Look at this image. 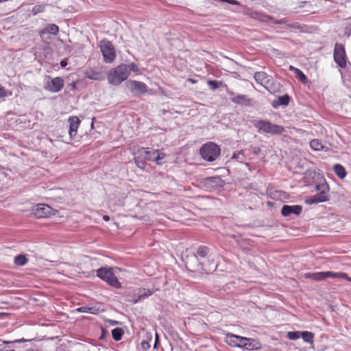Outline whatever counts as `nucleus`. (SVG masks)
<instances>
[{
  "mask_svg": "<svg viewBox=\"0 0 351 351\" xmlns=\"http://www.w3.org/2000/svg\"><path fill=\"white\" fill-rule=\"evenodd\" d=\"M129 76V69L125 64H121L111 69L108 73L107 78L109 84L118 86L127 80Z\"/></svg>",
  "mask_w": 351,
  "mask_h": 351,
  "instance_id": "obj_1",
  "label": "nucleus"
},
{
  "mask_svg": "<svg viewBox=\"0 0 351 351\" xmlns=\"http://www.w3.org/2000/svg\"><path fill=\"white\" fill-rule=\"evenodd\" d=\"M252 123L259 132L277 135L282 134L285 130L282 126L274 124L267 120H254Z\"/></svg>",
  "mask_w": 351,
  "mask_h": 351,
  "instance_id": "obj_2",
  "label": "nucleus"
},
{
  "mask_svg": "<svg viewBox=\"0 0 351 351\" xmlns=\"http://www.w3.org/2000/svg\"><path fill=\"white\" fill-rule=\"evenodd\" d=\"M199 152L203 159L212 162L219 156L221 149L216 143L209 142L202 146Z\"/></svg>",
  "mask_w": 351,
  "mask_h": 351,
  "instance_id": "obj_3",
  "label": "nucleus"
},
{
  "mask_svg": "<svg viewBox=\"0 0 351 351\" xmlns=\"http://www.w3.org/2000/svg\"><path fill=\"white\" fill-rule=\"evenodd\" d=\"M305 277L307 278H311L316 281H321L327 278H343L349 282H351V278L349 277L347 274L343 272H334V271H322V272H315V273H307L305 274Z\"/></svg>",
  "mask_w": 351,
  "mask_h": 351,
  "instance_id": "obj_4",
  "label": "nucleus"
},
{
  "mask_svg": "<svg viewBox=\"0 0 351 351\" xmlns=\"http://www.w3.org/2000/svg\"><path fill=\"white\" fill-rule=\"evenodd\" d=\"M97 276L101 280L108 282L110 286L115 288H120L121 283L119 282L112 269L101 267L97 270Z\"/></svg>",
  "mask_w": 351,
  "mask_h": 351,
  "instance_id": "obj_5",
  "label": "nucleus"
},
{
  "mask_svg": "<svg viewBox=\"0 0 351 351\" xmlns=\"http://www.w3.org/2000/svg\"><path fill=\"white\" fill-rule=\"evenodd\" d=\"M317 190L320 191L319 193L314 195L313 196L306 199L305 202L307 204H317L319 202H324L328 200V191H329V187L326 184H322L317 185Z\"/></svg>",
  "mask_w": 351,
  "mask_h": 351,
  "instance_id": "obj_6",
  "label": "nucleus"
},
{
  "mask_svg": "<svg viewBox=\"0 0 351 351\" xmlns=\"http://www.w3.org/2000/svg\"><path fill=\"white\" fill-rule=\"evenodd\" d=\"M100 48L106 62H112L116 57V52L114 45L107 40L100 42Z\"/></svg>",
  "mask_w": 351,
  "mask_h": 351,
  "instance_id": "obj_7",
  "label": "nucleus"
},
{
  "mask_svg": "<svg viewBox=\"0 0 351 351\" xmlns=\"http://www.w3.org/2000/svg\"><path fill=\"white\" fill-rule=\"evenodd\" d=\"M64 85V80L60 77L51 78L50 76L45 77L44 88L52 93H57L61 90Z\"/></svg>",
  "mask_w": 351,
  "mask_h": 351,
  "instance_id": "obj_8",
  "label": "nucleus"
},
{
  "mask_svg": "<svg viewBox=\"0 0 351 351\" xmlns=\"http://www.w3.org/2000/svg\"><path fill=\"white\" fill-rule=\"evenodd\" d=\"M186 267H189V269L195 271L201 270L206 273L210 272L213 269V267L208 268L205 261H199L194 254L186 258Z\"/></svg>",
  "mask_w": 351,
  "mask_h": 351,
  "instance_id": "obj_9",
  "label": "nucleus"
},
{
  "mask_svg": "<svg viewBox=\"0 0 351 351\" xmlns=\"http://www.w3.org/2000/svg\"><path fill=\"white\" fill-rule=\"evenodd\" d=\"M333 58L335 62L341 68H345L346 66V55L344 47L341 44H336L335 46Z\"/></svg>",
  "mask_w": 351,
  "mask_h": 351,
  "instance_id": "obj_10",
  "label": "nucleus"
},
{
  "mask_svg": "<svg viewBox=\"0 0 351 351\" xmlns=\"http://www.w3.org/2000/svg\"><path fill=\"white\" fill-rule=\"evenodd\" d=\"M141 156H145V158L154 161L157 165H162V160L165 158L166 155L163 152H160L159 150L149 151L147 149H141Z\"/></svg>",
  "mask_w": 351,
  "mask_h": 351,
  "instance_id": "obj_11",
  "label": "nucleus"
},
{
  "mask_svg": "<svg viewBox=\"0 0 351 351\" xmlns=\"http://www.w3.org/2000/svg\"><path fill=\"white\" fill-rule=\"evenodd\" d=\"M54 210L47 204H37L32 208V213L37 218L48 217L53 215Z\"/></svg>",
  "mask_w": 351,
  "mask_h": 351,
  "instance_id": "obj_12",
  "label": "nucleus"
},
{
  "mask_svg": "<svg viewBox=\"0 0 351 351\" xmlns=\"http://www.w3.org/2000/svg\"><path fill=\"white\" fill-rule=\"evenodd\" d=\"M228 94L230 96V101L234 104L245 106H251L253 104L252 99L245 95H236L232 91H228Z\"/></svg>",
  "mask_w": 351,
  "mask_h": 351,
  "instance_id": "obj_13",
  "label": "nucleus"
},
{
  "mask_svg": "<svg viewBox=\"0 0 351 351\" xmlns=\"http://www.w3.org/2000/svg\"><path fill=\"white\" fill-rule=\"evenodd\" d=\"M226 342L231 346L241 347L246 341H252V339L240 337L233 334L226 335Z\"/></svg>",
  "mask_w": 351,
  "mask_h": 351,
  "instance_id": "obj_14",
  "label": "nucleus"
},
{
  "mask_svg": "<svg viewBox=\"0 0 351 351\" xmlns=\"http://www.w3.org/2000/svg\"><path fill=\"white\" fill-rule=\"evenodd\" d=\"M128 86L133 93H140L144 94L147 91V85L141 82L131 80L128 82Z\"/></svg>",
  "mask_w": 351,
  "mask_h": 351,
  "instance_id": "obj_15",
  "label": "nucleus"
},
{
  "mask_svg": "<svg viewBox=\"0 0 351 351\" xmlns=\"http://www.w3.org/2000/svg\"><path fill=\"white\" fill-rule=\"evenodd\" d=\"M209 249L206 246H200L197 250L194 255L199 260V261H205L207 267L210 268V260L208 258Z\"/></svg>",
  "mask_w": 351,
  "mask_h": 351,
  "instance_id": "obj_16",
  "label": "nucleus"
},
{
  "mask_svg": "<svg viewBox=\"0 0 351 351\" xmlns=\"http://www.w3.org/2000/svg\"><path fill=\"white\" fill-rule=\"evenodd\" d=\"M302 208L300 205H284L281 209V214L283 216H289L291 213L298 215L301 213Z\"/></svg>",
  "mask_w": 351,
  "mask_h": 351,
  "instance_id": "obj_17",
  "label": "nucleus"
},
{
  "mask_svg": "<svg viewBox=\"0 0 351 351\" xmlns=\"http://www.w3.org/2000/svg\"><path fill=\"white\" fill-rule=\"evenodd\" d=\"M69 136L71 138L75 137L77 134V128L80 123V120L77 117H72L69 119Z\"/></svg>",
  "mask_w": 351,
  "mask_h": 351,
  "instance_id": "obj_18",
  "label": "nucleus"
},
{
  "mask_svg": "<svg viewBox=\"0 0 351 351\" xmlns=\"http://www.w3.org/2000/svg\"><path fill=\"white\" fill-rule=\"evenodd\" d=\"M154 291L149 289H140L137 293V298H132L131 300H129V302H130L132 304H136L141 300H143L147 297L152 295L153 294Z\"/></svg>",
  "mask_w": 351,
  "mask_h": 351,
  "instance_id": "obj_19",
  "label": "nucleus"
},
{
  "mask_svg": "<svg viewBox=\"0 0 351 351\" xmlns=\"http://www.w3.org/2000/svg\"><path fill=\"white\" fill-rule=\"evenodd\" d=\"M256 82L265 86L268 82V75L265 72H256L254 76Z\"/></svg>",
  "mask_w": 351,
  "mask_h": 351,
  "instance_id": "obj_20",
  "label": "nucleus"
},
{
  "mask_svg": "<svg viewBox=\"0 0 351 351\" xmlns=\"http://www.w3.org/2000/svg\"><path fill=\"white\" fill-rule=\"evenodd\" d=\"M333 170L336 175L341 179H343L347 175L346 169L340 164L335 165L333 166Z\"/></svg>",
  "mask_w": 351,
  "mask_h": 351,
  "instance_id": "obj_21",
  "label": "nucleus"
},
{
  "mask_svg": "<svg viewBox=\"0 0 351 351\" xmlns=\"http://www.w3.org/2000/svg\"><path fill=\"white\" fill-rule=\"evenodd\" d=\"M78 312L88 313L90 314H97L99 312V308L96 306H84L77 309Z\"/></svg>",
  "mask_w": 351,
  "mask_h": 351,
  "instance_id": "obj_22",
  "label": "nucleus"
},
{
  "mask_svg": "<svg viewBox=\"0 0 351 351\" xmlns=\"http://www.w3.org/2000/svg\"><path fill=\"white\" fill-rule=\"evenodd\" d=\"M59 32V27L55 24H51L41 31V35L45 34H52L56 35Z\"/></svg>",
  "mask_w": 351,
  "mask_h": 351,
  "instance_id": "obj_23",
  "label": "nucleus"
},
{
  "mask_svg": "<svg viewBox=\"0 0 351 351\" xmlns=\"http://www.w3.org/2000/svg\"><path fill=\"white\" fill-rule=\"evenodd\" d=\"M300 337L302 338L304 341L312 344L313 343L314 334L308 331L300 332Z\"/></svg>",
  "mask_w": 351,
  "mask_h": 351,
  "instance_id": "obj_24",
  "label": "nucleus"
},
{
  "mask_svg": "<svg viewBox=\"0 0 351 351\" xmlns=\"http://www.w3.org/2000/svg\"><path fill=\"white\" fill-rule=\"evenodd\" d=\"M138 153H139V156L135 157L134 161H135L136 166L138 168L144 169L145 165H146V162H145L146 159L145 158V156H141V150Z\"/></svg>",
  "mask_w": 351,
  "mask_h": 351,
  "instance_id": "obj_25",
  "label": "nucleus"
},
{
  "mask_svg": "<svg viewBox=\"0 0 351 351\" xmlns=\"http://www.w3.org/2000/svg\"><path fill=\"white\" fill-rule=\"evenodd\" d=\"M14 264L17 266H23L27 262V258L25 255L19 254L14 258Z\"/></svg>",
  "mask_w": 351,
  "mask_h": 351,
  "instance_id": "obj_26",
  "label": "nucleus"
},
{
  "mask_svg": "<svg viewBox=\"0 0 351 351\" xmlns=\"http://www.w3.org/2000/svg\"><path fill=\"white\" fill-rule=\"evenodd\" d=\"M123 332L120 328H116L112 330V336L114 340L119 341L121 339Z\"/></svg>",
  "mask_w": 351,
  "mask_h": 351,
  "instance_id": "obj_27",
  "label": "nucleus"
},
{
  "mask_svg": "<svg viewBox=\"0 0 351 351\" xmlns=\"http://www.w3.org/2000/svg\"><path fill=\"white\" fill-rule=\"evenodd\" d=\"M289 101V97L287 95L279 97L278 98V104L276 105L273 104V107L276 108L278 105L287 106Z\"/></svg>",
  "mask_w": 351,
  "mask_h": 351,
  "instance_id": "obj_28",
  "label": "nucleus"
},
{
  "mask_svg": "<svg viewBox=\"0 0 351 351\" xmlns=\"http://www.w3.org/2000/svg\"><path fill=\"white\" fill-rule=\"evenodd\" d=\"M310 146L313 149H314L315 151H319L324 148L323 145L318 139L312 140L310 142Z\"/></svg>",
  "mask_w": 351,
  "mask_h": 351,
  "instance_id": "obj_29",
  "label": "nucleus"
},
{
  "mask_svg": "<svg viewBox=\"0 0 351 351\" xmlns=\"http://www.w3.org/2000/svg\"><path fill=\"white\" fill-rule=\"evenodd\" d=\"M86 77L94 80H102L104 77L99 72L90 71L86 73Z\"/></svg>",
  "mask_w": 351,
  "mask_h": 351,
  "instance_id": "obj_30",
  "label": "nucleus"
},
{
  "mask_svg": "<svg viewBox=\"0 0 351 351\" xmlns=\"http://www.w3.org/2000/svg\"><path fill=\"white\" fill-rule=\"evenodd\" d=\"M295 74L296 77L302 82L306 83L308 80L306 76L300 69H295Z\"/></svg>",
  "mask_w": 351,
  "mask_h": 351,
  "instance_id": "obj_31",
  "label": "nucleus"
},
{
  "mask_svg": "<svg viewBox=\"0 0 351 351\" xmlns=\"http://www.w3.org/2000/svg\"><path fill=\"white\" fill-rule=\"evenodd\" d=\"M287 337L290 340H296L300 337V331H290L287 334Z\"/></svg>",
  "mask_w": 351,
  "mask_h": 351,
  "instance_id": "obj_32",
  "label": "nucleus"
},
{
  "mask_svg": "<svg viewBox=\"0 0 351 351\" xmlns=\"http://www.w3.org/2000/svg\"><path fill=\"white\" fill-rule=\"evenodd\" d=\"M255 340L252 339V341H246L242 345V348L247 350H254L257 349L258 348L254 344L255 343Z\"/></svg>",
  "mask_w": 351,
  "mask_h": 351,
  "instance_id": "obj_33",
  "label": "nucleus"
},
{
  "mask_svg": "<svg viewBox=\"0 0 351 351\" xmlns=\"http://www.w3.org/2000/svg\"><path fill=\"white\" fill-rule=\"evenodd\" d=\"M259 17L258 18L260 21L265 22V23H271V21H273V17L266 15V14H258Z\"/></svg>",
  "mask_w": 351,
  "mask_h": 351,
  "instance_id": "obj_34",
  "label": "nucleus"
},
{
  "mask_svg": "<svg viewBox=\"0 0 351 351\" xmlns=\"http://www.w3.org/2000/svg\"><path fill=\"white\" fill-rule=\"evenodd\" d=\"M207 83L213 90H216L219 87V84H221V82H219L215 80H208Z\"/></svg>",
  "mask_w": 351,
  "mask_h": 351,
  "instance_id": "obj_35",
  "label": "nucleus"
},
{
  "mask_svg": "<svg viewBox=\"0 0 351 351\" xmlns=\"http://www.w3.org/2000/svg\"><path fill=\"white\" fill-rule=\"evenodd\" d=\"M45 5H37L33 8L32 11L34 14H38L39 12H42L44 11Z\"/></svg>",
  "mask_w": 351,
  "mask_h": 351,
  "instance_id": "obj_36",
  "label": "nucleus"
},
{
  "mask_svg": "<svg viewBox=\"0 0 351 351\" xmlns=\"http://www.w3.org/2000/svg\"><path fill=\"white\" fill-rule=\"evenodd\" d=\"M127 66H128V69H129V74L130 73L131 71H138V66L134 63H131L130 64H127Z\"/></svg>",
  "mask_w": 351,
  "mask_h": 351,
  "instance_id": "obj_37",
  "label": "nucleus"
},
{
  "mask_svg": "<svg viewBox=\"0 0 351 351\" xmlns=\"http://www.w3.org/2000/svg\"><path fill=\"white\" fill-rule=\"evenodd\" d=\"M8 96V91L2 86H0V97H5Z\"/></svg>",
  "mask_w": 351,
  "mask_h": 351,
  "instance_id": "obj_38",
  "label": "nucleus"
},
{
  "mask_svg": "<svg viewBox=\"0 0 351 351\" xmlns=\"http://www.w3.org/2000/svg\"><path fill=\"white\" fill-rule=\"evenodd\" d=\"M208 182L212 183H218L219 181L221 180L219 177H209L206 179Z\"/></svg>",
  "mask_w": 351,
  "mask_h": 351,
  "instance_id": "obj_39",
  "label": "nucleus"
},
{
  "mask_svg": "<svg viewBox=\"0 0 351 351\" xmlns=\"http://www.w3.org/2000/svg\"><path fill=\"white\" fill-rule=\"evenodd\" d=\"M141 346H142L143 349L147 350L149 348V344L147 341H143L141 342Z\"/></svg>",
  "mask_w": 351,
  "mask_h": 351,
  "instance_id": "obj_40",
  "label": "nucleus"
},
{
  "mask_svg": "<svg viewBox=\"0 0 351 351\" xmlns=\"http://www.w3.org/2000/svg\"><path fill=\"white\" fill-rule=\"evenodd\" d=\"M223 2H227L228 3L233 4V5H238V4H239V3L237 1H235V0H226V1H223Z\"/></svg>",
  "mask_w": 351,
  "mask_h": 351,
  "instance_id": "obj_41",
  "label": "nucleus"
},
{
  "mask_svg": "<svg viewBox=\"0 0 351 351\" xmlns=\"http://www.w3.org/2000/svg\"><path fill=\"white\" fill-rule=\"evenodd\" d=\"M159 341V337H158V335L157 333H156V339H155V343H154V348L156 349L157 348V343Z\"/></svg>",
  "mask_w": 351,
  "mask_h": 351,
  "instance_id": "obj_42",
  "label": "nucleus"
},
{
  "mask_svg": "<svg viewBox=\"0 0 351 351\" xmlns=\"http://www.w3.org/2000/svg\"><path fill=\"white\" fill-rule=\"evenodd\" d=\"M287 20L286 19H282L279 20V25H287Z\"/></svg>",
  "mask_w": 351,
  "mask_h": 351,
  "instance_id": "obj_43",
  "label": "nucleus"
},
{
  "mask_svg": "<svg viewBox=\"0 0 351 351\" xmlns=\"http://www.w3.org/2000/svg\"><path fill=\"white\" fill-rule=\"evenodd\" d=\"M287 25L289 26L290 27H293V28H295V29L299 28V27H300L298 23H294L293 25Z\"/></svg>",
  "mask_w": 351,
  "mask_h": 351,
  "instance_id": "obj_44",
  "label": "nucleus"
},
{
  "mask_svg": "<svg viewBox=\"0 0 351 351\" xmlns=\"http://www.w3.org/2000/svg\"><path fill=\"white\" fill-rule=\"evenodd\" d=\"M66 65H67V62H66V61L65 60H62V61L60 62V66H61L62 67H65Z\"/></svg>",
  "mask_w": 351,
  "mask_h": 351,
  "instance_id": "obj_45",
  "label": "nucleus"
},
{
  "mask_svg": "<svg viewBox=\"0 0 351 351\" xmlns=\"http://www.w3.org/2000/svg\"><path fill=\"white\" fill-rule=\"evenodd\" d=\"M261 150L259 148H255L254 150V153L255 154H258L260 153Z\"/></svg>",
  "mask_w": 351,
  "mask_h": 351,
  "instance_id": "obj_46",
  "label": "nucleus"
},
{
  "mask_svg": "<svg viewBox=\"0 0 351 351\" xmlns=\"http://www.w3.org/2000/svg\"><path fill=\"white\" fill-rule=\"evenodd\" d=\"M188 81L191 82V83H193V84H195V83H196V82H197V80H194V79H193V78H189V79H188Z\"/></svg>",
  "mask_w": 351,
  "mask_h": 351,
  "instance_id": "obj_47",
  "label": "nucleus"
},
{
  "mask_svg": "<svg viewBox=\"0 0 351 351\" xmlns=\"http://www.w3.org/2000/svg\"><path fill=\"white\" fill-rule=\"evenodd\" d=\"M103 219H104L105 221H109V220H110V217H109L108 215H104Z\"/></svg>",
  "mask_w": 351,
  "mask_h": 351,
  "instance_id": "obj_48",
  "label": "nucleus"
},
{
  "mask_svg": "<svg viewBox=\"0 0 351 351\" xmlns=\"http://www.w3.org/2000/svg\"><path fill=\"white\" fill-rule=\"evenodd\" d=\"M271 23H275V24H279V20H277V19H274L273 18V21H271Z\"/></svg>",
  "mask_w": 351,
  "mask_h": 351,
  "instance_id": "obj_49",
  "label": "nucleus"
},
{
  "mask_svg": "<svg viewBox=\"0 0 351 351\" xmlns=\"http://www.w3.org/2000/svg\"><path fill=\"white\" fill-rule=\"evenodd\" d=\"M289 69H290V70L293 71L294 72H295V69H298L297 68H295V67H294V66H289Z\"/></svg>",
  "mask_w": 351,
  "mask_h": 351,
  "instance_id": "obj_50",
  "label": "nucleus"
},
{
  "mask_svg": "<svg viewBox=\"0 0 351 351\" xmlns=\"http://www.w3.org/2000/svg\"><path fill=\"white\" fill-rule=\"evenodd\" d=\"M25 341V340H24V339H19V340H18L17 341H18V342H21V341Z\"/></svg>",
  "mask_w": 351,
  "mask_h": 351,
  "instance_id": "obj_51",
  "label": "nucleus"
},
{
  "mask_svg": "<svg viewBox=\"0 0 351 351\" xmlns=\"http://www.w3.org/2000/svg\"><path fill=\"white\" fill-rule=\"evenodd\" d=\"M0 351H14V350H0Z\"/></svg>",
  "mask_w": 351,
  "mask_h": 351,
  "instance_id": "obj_52",
  "label": "nucleus"
}]
</instances>
